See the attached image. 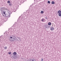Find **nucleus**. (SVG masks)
Segmentation results:
<instances>
[{
	"label": "nucleus",
	"instance_id": "22",
	"mask_svg": "<svg viewBox=\"0 0 61 61\" xmlns=\"http://www.w3.org/2000/svg\"><path fill=\"white\" fill-rule=\"evenodd\" d=\"M9 6H11V5H12V4H9Z\"/></svg>",
	"mask_w": 61,
	"mask_h": 61
},
{
	"label": "nucleus",
	"instance_id": "10",
	"mask_svg": "<svg viewBox=\"0 0 61 61\" xmlns=\"http://www.w3.org/2000/svg\"><path fill=\"white\" fill-rule=\"evenodd\" d=\"M51 4H52V5H54L55 4V2L54 1H52L51 2Z\"/></svg>",
	"mask_w": 61,
	"mask_h": 61
},
{
	"label": "nucleus",
	"instance_id": "1",
	"mask_svg": "<svg viewBox=\"0 0 61 61\" xmlns=\"http://www.w3.org/2000/svg\"><path fill=\"white\" fill-rule=\"evenodd\" d=\"M10 38H11L10 39H11V40H10V41H15V39H16V37L12 35V37L11 36Z\"/></svg>",
	"mask_w": 61,
	"mask_h": 61
},
{
	"label": "nucleus",
	"instance_id": "17",
	"mask_svg": "<svg viewBox=\"0 0 61 61\" xmlns=\"http://www.w3.org/2000/svg\"><path fill=\"white\" fill-rule=\"evenodd\" d=\"M44 19L43 18L41 20V21L42 22H43L44 21Z\"/></svg>",
	"mask_w": 61,
	"mask_h": 61
},
{
	"label": "nucleus",
	"instance_id": "21",
	"mask_svg": "<svg viewBox=\"0 0 61 61\" xmlns=\"http://www.w3.org/2000/svg\"><path fill=\"white\" fill-rule=\"evenodd\" d=\"M4 49H7V47H5L4 48Z\"/></svg>",
	"mask_w": 61,
	"mask_h": 61
},
{
	"label": "nucleus",
	"instance_id": "11",
	"mask_svg": "<svg viewBox=\"0 0 61 61\" xmlns=\"http://www.w3.org/2000/svg\"><path fill=\"white\" fill-rule=\"evenodd\" d=\"M48 25H51V23L50 22H49Z\"/></svg>",
	"mask_w": 61,
	"mask_h": 61
},
{
	"label": "nucleus",
	"instance_id": "9",
	"mask_svg": "<svg viewBox=\"0 0 61 61\" xmlns=\"http://www.w3.org/2000/svg\"><path fill=\"white\" fill-rule=\"evenodd\" d=\"M5 15V16H4L5 17H8V14H6Z\"/></svg>",
	"mask_w": 61,
	"mask_h": 61
},
{
	"label": "nucleus",
	"instance_id": "18",
	"mask_svg": "<svg viewBox=\"0 0 61 61\" xmlns=\"http://www.w3.org/2000/svg\"><path fill=\"white\" fill-rule=\"evenodd\" d=\"M47 3L48 4H50V1H48L47 2Z\"/></svg>",
	"mask_w": 61,
	"mask_h": 61
},
{
	"label": "nucleus",
	"instance_id": "15",
	"mask_svg": "<svg viewBox=\"0 0 61 61\" xmlns=\"http://www.w3.org/2000/svg\"><path fill=\"white\" fill-rule=\"evenodd\" d=\"M8 54H9V55H11V52H8Z\"/></svg>",
	"mask_w": 61,
	"mask_h": 61
},
{
	"label": "nucleus",
	"instance_id": "2",
	"mask_svg": "<svg viewBox=\"0 0 61 61\" xmlns=\"http://www.w3.org/2000/svg\"><path fill=\"white\" fill-rule=\"evenodd\" d=\"M5 9V8L4 7H1L0 9V11H1V12H2V11H3V10H4V9Z\"/></svg>",
	"mask_w": 61,
	"mask_h": 61
},
{
	"label": "nucleus",
	"instance_id": "13",
	"mask_svg": "<svg viewBox=\"0 0 61 61\" xmlns=\"http://www.w3.org/2000/svg\"><path fill=\"white\" fill-rule=\"evenodd\" d=\"M7 3L8 4H9L10 3V1L9 0L7 2Z\"/></svg>",
	"mask_w": 61,
	"mask_h": 61
},
{
	"label": "nucleus",
	"instance_id": "23",
	"mask_svg": "<svg viewBox=\"0 0 61 61\" xmlns=\"http://www.w3.org/2000/svg\"><path fill=\"white\" fill-rule=\"evenodd\" d=\"M45 19H48L47 18V16H46V17H45Z\"/></svg>",
	"mask_w": 61,
	"mask_h": 61
},
{
	"label": "nucleus",
	"instance_id": "7",
	"mask_svg": "<svg viewBox=\"0 0 61 61\" xmlns=\"http://www.w3.org/2000/svg\"><path fill=\"white\" fill-rule=\"evenodd\" d=\"M13 56H16V55L17 54L16 52H14L13 53Z\"/></svg>",
	"mask_w": 61,
	"mask_h": 61
},
{
	"label": "nucleus",
	"instance_id": "5",
	"mask_svg": "<svg viewBox=\"0 0 61 61\" xmlns=\"http://www.w3.org/2000/svg\"><path fill=\"white\" fill-rule=\"evenodd\" d=\"M50 30L51 31H53L54 30V28L53 27H51L50 28Z\"/></svg>",
	"mask_w": 61,
	"mask_h": 61
},
{
	"label": "nucleus",
	"instance_id": "12",
	"mask_svg": "<svg viewBox=\"0 0 61 61\" xmlns=\"http://www.w3.org/2000/svg\"><path fill=\"white\" fill-rule=\"evenodd\" d=\"M19 58V56L18 55L17 56H16V58H18V59Z\"/></svg>",
	"mask_w": 61,
	"mask_h": 61
},
{
	"label": "nucleus",
	"instance_id": "3",
	"mask_svg": "<svg viewBox=\"0 0 61 61\" xmlns=\"http://www.w3.org/2000/svg\"><path fill=\"white\" fill-rule=\"evenodd\" d=\"M8 17H10V14L11 13V12L10 11H9L8 12Z\"/></svg>",
	"mask_w": 61,
	"mask_h": 61
},
{
	"label": "nucleus",
	"instance_id": "16",
	"mask_svg": "<svg viewBox=\"0 0 61 61\" xmlns=\"http://www.w3.org/2000/svg\"><path fill=\"white\" fill-rule=\"evenodd\" d=\"M4 11L3 14H4V15H5L6 14H5V13L6 12H5V11L4 12V11Z\"/></svg>",
	"mask_w": 61,
	"mask_h": 61
},
{
	"label": "nucleus",
	"instance_id": "19",
	"mask_svg": "<svg viewBox=\"0 0 61 61\" xmlns=\"http://www.w3.org/2000/svg\"><path fill=\"white\" fill-rule=\"evenodd\" d=\"M58 15H59V16H61V13L59 14Z\"/></svg>",
	"mask_w": 61,
	"mask_h": 61
},
{
	"label": "nucleus",
	"instance_id": "8",
	"mask_svg": "<svg viewBox=\"0 0 61 61\" xmlns=\"http://www.w3.org/2000/svg\"><path fill=\"white\" fill-rule=\"evenodd\" d=\"M61 11L60 10H58V14H61Z\"/></svg>",
	"mask_w": 61,
	"mask_h": 61
},
{
	"label": "nucleus",
	"instance_id": "24",
	"mask_svg": "<svg viewBox=\"0 0 61 61\" xmlns=\"http://www.w3.org/2000/svg\"><path fill=\"white\" fill-rule=\"evenodd\" d=\"M44 61V59H43L42 58L41 59V61Z\"/></svg>",
	"mask_w": 61,
	"mask_h": 61
},
{
	"label": "nucleus",
	"instance_id": "6",
	"mask_svg": "<svg viewBox=\"0 0 61 61\" xmlns=\"http://www.w3.org/2000/svg\"><path fill=\"white\" fill-rule=\"evenodd\" d=\"M44 27L45 28H47V24L45 25L44 26Z\"/></svg>",
	"mask_w": 61,
	"mask_h": 61
},
{
	"label": "nucleus",
	"instance_id": "27",
	"mask_svg": "<svg viewBox=\"0 0 61 61\" xmlns=\"http://www.w3.org/2000/svg\"><path fill=\"white\" fill-rule=\"evenodd\" d=\"M13 26L14 27H15V24H14V25H13Z\"/></svg>",
	"mask_w": 61,
	"mask_h": 61
},
{
	"label": "nucleus",
	"instance_id": "26",
	"mask_svg": "<svg viewBox=\"0 0 61 61\" xmlns=\"http://www.w3.org/2000/svg\"><path fill=\"white\" fill-rule=\"evenodd\" d=\"M48 27V28H49V27H50V26H49L47 25V28Z\"/></svg>",
	"mask_w": 61,
	"mask_h": 61
},
{
	"label": "nucleus",
	"instance_id": "28",
	"mask_svg": "<svg viewBox=\"0 0 61 61\" xmlns=\"http://www.w3.org/2000/svg\"><path fill=\"white\" fill-rule=\"evenodd\" d=\"M2 15L3 16H4V17H5V16L4 15H3V14H2Z\"/></svg>",
	"mask_w": 61,
	"mask_h": 61
},
{
	"label": "nucleus",
	"instance_id": "25",
	"mask_svg": "<svg viewBox=\"0 0 61 61\" xmlns=\"http://www.w3.org/2000/svg\"><path fill=\"white\" fill-rule=\"evenodd\" d=\"M17 37L18 38V39H20V38L19 37Z\"/></svg>",
	"mask_w": 61,
	"mask_h": 61
},
{
	"label": "nucleus",
	"instance_id": "30",
	"mask_svg": "<svg viewBox=\"0 0 61 61\" xmlns=\"http://www.w3.org/2000/svg\"><path fill=\"white\" fill-rule=\"evenodd\" d=\"M21 17V16H20L19 17Z\"/></svg>",
	"mask_w": 61,
	"mask_h": 61
},
{
	"label": "nucleus",
	"instance_id": "14",
	"mask_svg": "<svg viewBox=\"0 0 61 61\" xmlns=\"http://www.w3.org/2000/svg\"><path fill=\"white\" fill-rule=\"evenodd\" d=\"M41 14H43L44 13V11H42L41 12Z\"/></svg>",
	"mask_w": 61,
	"mask_h": 61
},
{
	"label": "nucleus",
	"instance_id": "20",
	"mask_svg": "<svg viewBox=\"0 0 61 61\" xmlns=\"http://www.w3.org/2000/svg\"><path fill=\"white\" fill-rule=\"evenodd\" d=\"M29 61H34L33 60L30 59L29 60Z\"/></svg>",
	"mask_w": 61,
	"mask_h": 61
},
{
	"label": "nucleus",
	"instance_id": "4",
	"mask_svg": "<svg viewBox=\"0 0 61 61\" xmlns=\"http://www.w3.org/2000/svg\"><path fill=\"white\" fill-rule=\"evenodd\" d=\"M12 57L14 59H16V55H13Z\"/></svg>",
	"mask_w": 61,
	"mask_h": 61
},
{
	"label": "nucleus",
	"instance_id": "31",
	"mask_svg": "<svg viewBox=\"0 0 61 61\" xmlns=\"http://www.w3.org/2000/svg\"><path fill=\"white\" fill-rule=\"evenodd\" d=\"M12 27H13V26H12Z\"/></svg>",
	"mask_w": 61,
	"mask_h": 61
},
{
	"label": "nucleus",
	"instance_id": "29",
	"mask_svg": "<svg viewBox=\"0 0 61 61\" xmlns=\"http://www.w3.org/2000/svg\"><path fill=\"white\" fill-rule=\"evenodd\" d=\"M6 9V10H7V9Z\"/></svg>",
	"mask_w": 61,
	"mask_h": 61
}]
</instances>
